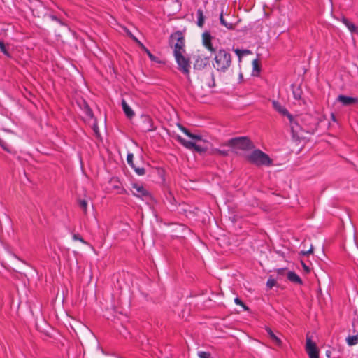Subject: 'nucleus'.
Listing matches in <instances>:
<instances>
[{
  "label": "nucleus",
  "instance_id": "obj_33",
  "mask_svg": "<svg viewBox=\"0 0 358 358\" xmlns=\"http://www.w3.org/2000/svg\"><path fill=\"white\" fill-rule=\"evenodd\" d=\"M92 129L94 132V134L96 137H100L101 136V134H100V131H99V127H98V124L96 122V120H95V122H94L93 124V126H92Z\"/></svg>",
  "mask_w": 358,
  "mask_h": 358
},
{
  "label": "nucleus",
  "instance_id": "obj_5",
  "mask_svg": "<svg viewBox=\"0 0 358 358\" xmlns=\"http://www.w3.org/2000/svg\"><path fill=\"white\" fill-rule=\"evenodd\" d=\"M225 145L234 149L241 150H250L255 148L252 141L247 136H238L232 138L227 141Z\"/></svg>",
  "mask_w": 358,
  "mask_h": 358
},
{
  "label": "nucleus",
  "instance_id": "obj_48",
  "mask_svg": "<svg viewBox=\"0 0 358 358\" xmlns=\"http://www.w3.org/2000/svg\"><path fill=\"white\" fill-rule=\"evenodd\" d=\"M331 354V351H329V350H327V351L326 352V355H327V356L328 357H330Z\"/></svg>",
  "mask_w": 358,
  "mask_h": 358
},
{
  "label": "nucleus",
  "instance_id": "obj_19",
  "mask_svg": "<svg viewBox=\"0 0 358 358\" xmlns=\"http://www.w3.org/2000/svg\"><path fill=\"white\" fill-rule=\"evenodd\" d=\"M122 107L124 114L129 119H131L134 116V112L127 103L124 99L122 100Z\"/></svg>",
  "mask_w": 358,
  "mask_h": 358
},
{
  "label": "nucleus",
  "instance_id": "obj_10",
  "mask_svg": "<svg viewBox=\"0 0 358 358\" xmlns=\"http://www.w3.org/2000/svg\"><path fill=\"white\" fill-rule=\"evenodd\" d=\"M132 194L134 196L140 198H149L150 194L149 192L144 188L143 186L139 185L136 183L132 184Z\"/></svg>",
  "mask_w": 358,
  "mask_h": 358
},
{
  "label": "nucleus",
  "instance_id": "obj_15",
  "mask_svg": "<svg viewBox=\"0 0 358 358\" xmlns=\"http://www.w3.org/2000/svg\"><path fill=\"white\" fill-rule=\"evenodd\" d=\"M337 100L338 101H340L341 103H342V104L343 106H346L358 103L357 98L347 96H345L343 94L339 95L337 98Z\"/></svg>",
  "mask_w": 358,
  "mask_h": 358
},
{
  "label": "nucleus",
  "instance_id": "obj_21",
  "mask_svg": "<svg viewBox=\"0 0 358 358\" xmlns=\"http://www.w3.org/2000/svg\"><path fill=\"white\" fill-rule=\"evenodd\" d=\"M343 22L348 28L351 33L358 34V27L355 26V24L345 17L343 19Z\"/></svg>",
  "mask_w": 358,
  "mask_h": 358
},
{
  "label": "nucleus",
  "instance_id": "obj_18",
  "mask_svg": "<svg viewBox=\"0 0 358 358\" xmlns=\"http://www.w3.org/2000/svg\"><path fill=\"white\" fill-rule=\"evenodd\" d=\"M265 330L267 332L269 338L275 343L276 345L280 346L282 345L281 340L273 333L269 327H266Z\"/></svg>",
  "mask_w": 358,
  "mask_h": 358
},
{
  "label": "nucleus",
  "instance_id": "obj_44",
  "mask_svg": "<svg viewBox=\"0 0 358 358\" xmlns=\"http://www.w3.org/2000/svg\"><path fill=\"white\" fill-rule=\"evenodd\" d=\"M128 36L134 41L136 38L129 31H127Z\"/></svg>",
  "mask_w": 358,
  "mask_h": 358
},
{
  "label": "nucleus",
  "instance_id": "obj_36",
  "mask_svg": "<svg viewBox=\"0 0 358 358\" xmlns=\"http://www.w3.org/2000/svg\"><path fill=\"white\" fill-rule=\"evenodd\" d=\"M275 272L277 273L278 276H284L285 274L287 275V268H282L276 269Z\"/></svg>",
  "mask_w": 358,
  "mask_h": 358
},
{
  "label": "nucleus",
  "instance_id": "obj_9",
  "mask_svg": "<svg viewBox=\"0 0 358 358\" xmlns=\"http://www.w3.org/2000/svg\"><path fill=\"white\" fill-rule=\"evenodd\" d=\"M141 127L143 132L153 131L156 129L153 126V120L149 115L141 116Z\"/></svg>",
  "mask_w": 358,
  "mask_h": 358
},
{
  "label": "nucleus",
  "instance_id": "obj_47",
  "mask_svg": "<svg viewBox=\"0 0 358 358\" xmlns=\"http://www.w3.org/2000/svg\"><path fill=\"white\" fill-rule=\"evenodd\" d=\"M244 310H249V308L243 303V306H241Z\"/></svg>",
  "mask_w": 358,
  "mask_h": 358
},
{
  "label": "nucleus",
  "instance_id": "obj_20",
  "mask_svg": "<svg viewBox=\"0 0 358 358\" xmlns=\"http://www.w3.org/2000/svg\"><path fill=\"white\" fill-rule=\"evenodd\" d=\"M292 90L294 98L296 100H301L303 94L301 87L299 85H292Z\"/></svg>",
  "mask_w": 358,
  "mask_h": 358
},
{
  "label": "nucleus",
  "instance_id": "obj_41",
  "mask_svg": "<svg viewBox=\"0 0 358 358\" xmlns=\"http://www.w3.org/2000/svg\"><path fill=\"white\" fill-rule=\"evenodd\" d=\"M301 265H302V267L304 269V271L306 272V273H310V268L307 266L303 261H301Z\"/></svg>",
  "mask_w": 358,
  "mask_h": 358
},
{
  "label": "nucleus",
  "instance_id": "obj_7",
  "mask_svg": "<svg viewBox=\"0 0 358 358\" xmlns=\"http://www.w3.org/2000/svg\"><path fill=\"white\" fill-rule=\"evenodd\" d=\"M183 53L184 52H178V51H176V54H173V55L178 65V70L182 71L184 74L188 75L189 73L191 62L189 58L185 57Z\"/></svg>",
  "mask_w": 358,
  "mask_h": 358
},
{
  "label": "nucleus",
  "instance_id": "obj_26",
  "mask_svg": "<svg viewBox=\"0 0 358 358\" xmlns=\"http://www.w3.org/2000/svg\"><path fill=\"white\" fill-rule=\"evenodd\" d=\"M141 49L147 54V55L148 56V57L152 60V61H156L157 60V57L152 55L151 53V52L143 45V44H141Z\"/></svg>",
  "mask_w": 358,
  "mask_h": 358
},
{
  "label": "nucleus",
  "instance_id": "obj_43",
  "mask_svg": "<svg viewBox=\"0 0 358 358\" xmlns=\"http://www.w3.org/2000/svg\"><path fill=\"white\" fill-rule=\"evenodd\" d=\"M234 302L237 305L243 306V302L238 297L234 299Z\"/></svg>",
  "mask_w": 358,
  "mask_h": 358
},
{
  "label": "nucleus",
  "instance_id": "obj_30",
  "mask_svg": "<svg viewBox=\"0 0 358 358\" xmlns=\"http://www.w3.org/2000/svg\"><path fill=\"white\" fill-rule=\"evenodd\" d=\"M197 355L199 358H213L211 353L207 351H199Z\"/></svg>",
  "mask_w": 358,
  "mask_h": 358
},
{
  "label": "nucleus",
  "instance_id": "obj_2",
  "mask_svg": "<svg viewBox=\"0 0 358 358\" xmlns=\"http://www.w3.org/2000/svg\"><path fill=\"white\" fill-rule=\"evenodd\" d=\"M213 52L215 53L213 67L219 72H226L231 65V54L223 48Z\"/></svg>",
  "mask_w": 358,
  "mask_h": 358
},
{
  "label": "nucleus",
  "instance_id": "obj_32",
  "mask_svg": "<svg viewBox=\"0 0 358 358\" xmlns=\"http://www.w3.org/2000/svg\"><path fill=\"white\" fill-rule=\"evenodd\" d=\"M271 277L272 276H271L268 278V280H267V282H266V286L268 287V289H271L273 287L276 285V280L272 278Z\"/></svg>",
  "mask_w": 358,
  "mask_h": 358
},
{
  "label": "nucleus",
  "instance_id": "obj_17",
  "mask_svg": "<svg viewBox=\"0 0 358 358\" xmlns=\"http://www.w3.org/2000/svg\"><path fill=\"white\" fill-rule=\"evenodd\" d=\"M176 139L184 147H185L186 148L189 149V150H193L194 149V147H195V143L194 142H192V141H187L185 140V138H183L182 137H181L180 136H177L176 137Z\"/></svg>",
  "mask_w": 358,
  "mask_h": 358
},
{
  "label": "nucleus",
  "instance_id": "obj_40",
  "mask_svg": "<svg viewBox=\"0 0 358 358\" xmlns=\"http://www.w3.org/2000/svg\"><path fill=\"white\" fill-rule=\"evenodd\" d=\"M188 137L197 141L202 140V136L201 135L194 134L192 132L190 133V136H189Z\"/></svg>",
  "mask_w": 358,
  "mask_h": 358
},
{
  "label": "nucleus",
  "instance_id": "obj_28",
  "mask_svg": "<svg viewBox=\"0 0 358 358\" xmlns=\"http://www.w3.org/2000/svg\"><path fill=\"white\" fill-rule=\"evenodd\" d=\"M212 154L218 155H220L222 157H227L229 155V151L228 150H222L215 148L212 151Z\"/></svg>",
  "mask_w": 358,
  "mask_h": 358
},
{
  "label": "nucleus",
  "instance_id": "obj_4",
  "mask_svg": "<svg viewBox=\"0 0 358 358\" xmlns=\"http://www.w3.org/2000/svg\"><path fill=\"white\" fill-rule=\"evenodd\" d=\"M246 159L250 164H255L257 166H270L273 165V159L267 155L259 149L254 150L250 154L246 156Z\"/></svg>",
  "mask_w": 358,
  "mask_h": 358
},
{
  "label": "nucleus",
  "instance_id": "obj_46",
  "mask_svg": "<svg viewBox=\"0 0 358 358\" xmlns=\"http://www.w3.org/2000/svg\"><path fill=\"white\" fill-rule=\"evenodd\" d=\"M134 41L138 45V46L141 48V44H143L140 41H138L137 38H134Z\"/></svg>",
  "mask_w": 358,
  "mask_h": 358
},
{
  "label": "nucleus",
  "instance_id": "obj_1",
  "mask_svg": "<svg viewBox=\"0 0 358 358\" xmlns=\"http://www.w3.org/2000/svg\"><path fill=\"white\" fill-rule=\"evenodd\" d=\"M289 121L293 137H299L300 131H306V133H313L314 131L316 129L317 124V120L313 116L309 114H306L301 118V122L308 123V124L306 125V127L301 126L299 124V119H296L293 115L292 121Z\"/></svg>",
  "mask_w": 358,
  "mask_h": 358
},
{
  "label": "nucleus",
  "instance_id": "obj_34",
  "mask_svg": "<svg viewBox=\"0 0 358 358\" xmlns=\"http://www.w3.org/2000/svg\"><path fill=\"white\" fill-rule=\"evenodd\" d=\"M253 70L259 72L261 70L260 64L257 59L252 62Z\"/></svg>",
  "mask_w": 358,
  "mask_h": 358
},
{
  "label": "nucleus",
  "instance_id": "obj_3",
  "mask_svg": "<svg viewBox=\"0 0 358 358\" xmlns=\"http://www.w3.org/2000/svg\"><path fill=\"white\" fill-rule=\"evenodd\" d=\"M29 8L34 17L38 18L48 17L61 25H64V23L59 18L48 12L47 7L40 0L30 1Z\"/></svg>",
  "mask_w": 358,
  "mask_h": 358
},
{
  "label": "nucleus",
  "instance_id": "obj_42",
  "mask_svg": "<svg viewBox=\"0 0 358 358\" xmlns=\"http://www.w3.org/2000/svg\"><path fill=\"white\" fill-rule=\"evenodd\" d=\"M0 146L5 150H8L6 142L0 138Z\"/></svg>",
  "mask_w": 358,
  "mask_h": 358
},
{
  "label": "nucleus",
  "instance_id": "obj_6",
  "mask_svg": "<svg viewBox=\"0 0 358 358\" xmlns=\"http://www.w3.org/2000/svg\"><path fill=\"white\" fill-rule=\"evenodd\" d=\"M169 44L171 47H173V54L176 52H185V37L180 31H177L171 34L169 39Z\"/></svg>",
  "mask_w": 358,
  "mask_h": 358
},
{
  "label": "nucleus",
  "instance_id": "obj_24",
  "mask_svg": "<svg viewBox=\"0 0 358 358\" xmlns=\"http://www.w3.org/2000/svg\"><path fill=\"white\" fill-rule=\"evenodd\" d=\"M346 342L350 346L357 345L358 343V335L349 336L346 338Z\"/></svg>",
  "mask_w": 358,
  "mask_h": 358
},
{
  "label": "nucleus",
  "instance_id": "obj_29",
  "mask_svg": "<svg viewBox=\"0 0 358 358\" xmlns=\"http://www.w3.org/2000/svg\"><path fill=\"white\" fill-rule=\"evenodd\" d=\"M0 50L8 57H11V55L9 53L8 50H7L5 43H3V41H2L1 40H0Z\"/></svg>",
  "mask_w": 358,
  "mask_h": 358
},
{
  "label": "nucleus",
  "instance_id": "obj_25",
  "mask_svg": "<svg viewBox=\"0 0 358 358\" xmlns=\"http://www.w3.org/2000/svg\"><path fill=\"white\" fill-rule=\"evenodd\" d=\"M234 52L238 57L239 62L241 61V58L244 55H248L250 53L249 50H240V49H234Z\"/></svg>",
  "mask_w": 358,
  "mask_h": 358
},
{
  "label": "nucleus",
  "instance_id": "obj_49",
  "mask_svg": "<svg viewBox=\"0 0 358 358\" xmlns=\"http://www.w3.org/2000/svg\"><path fill=\"white\" fill-rule=\"evenodd\" d=\"M159 358H173L172 357V355H170V356H164V357H159Z\"/></svg>",
  "mask_w": 358,
  "mask_h": 358
},
{
  "label": "nucleus",
  "instance_id": "obj_38",
  "mask_svg": "<svg viewBox=\"0 0 358 358\" xmlns=\"http://www.w3.org/2000/svg\"><path fill=\"white\" fill-rule=\"evenodd\" d=\"M73 239L74 241H79L83 243H86V242L84 241V239L80 236V234H73Z\"/></svg>",
  "mask_w": 358,
  "mask_h": 358
},
{
  "label": "nucleus",
  "instance_id": "obj_37",
  "mask_svg": "<svg viewBox=\"0 0 358 358\" xmlns=\"http://www.w3.org/2000/svg\"><path fill=\"white\" fill-rule=\"evenodd\" d=\"M180 129L187 136H190V131L181 124H178Z\"/></svg>",
  "mask_w": 358,
  "mask_h": 358
},
{
  "label": "nucleus",
  "instance_id": "obj_27",
  "mask_svg": "<svg viewBox=\"0 0 358 358\" xmlns=\"http://www.w3.org/2000/svg\"><path fill=\"white\" fill-rule=\"evenodd\" d=\"M193 150L199 154L202 155L208 150V148L195 143V147H194Z\"/></svg>",
  "mask_w": 358,
  "mask_h": 358
},
{
  "label": "nucleus",
  "instance_id": "obj_14",
  "mask_svg": "<svg viewBox=\"0 0 358 358\" xmlns=\"http://www.w3.org/2000/svg\"><path fill=\"white\" fill-rule=\"evenodd\" d=\"M209 64V57L198 56L194 63V69L196 70L203 69Z\"/></svg>",
  "mask_w": 358,
  "mask_h": 358
},
{
  "label": "nucleus",
  "instance_id": "obj_16",
  "mask_svg": "<svg viewBox=\"0 0 358 358\" xmlns=\"http://www.w3.org/2000/svg\"><path fill=\"white\" fill-rule=\"evenodd\" d=\"M287 279L295 284L302 285L303 281L301 278L294 271H288L287 273Z\"/></svg>",
  "mask_w": 358,
  "mask_h": 358
},
{
  "label": "nucleus",
  "instance_id": "obj_39",
  "mask_svg": "<svg viewBox=\"0 0 358 358\" xmlns=\"http://www.w3.org/2000/svg\"><path fill=\"white\" fill-rule=\"evenodd\" d=\"M312 253H313V246H311L310 248L307 251H301L300 252V255H301L303 256H307Z\"/></svg>",
  "mask_w": 358,
  "mask_h": 358
},
{
  "label": "nucleus",
  "instance_id": "obj_45",
  "mask_svg": "<svg viewBox=\"0 0 358 358\" xmlns=\"http://www.w3.org/2000/svg\"><path fill=\"white\" fill-rule=\"evenodd\" d=\"M331 120H332L334 122H336V121H337L336 117V116H335L334 113H333L331 114Z\"/></svg>",
  "mask_w": 358,
  "mask_h": 358
},
{
  "label": "nucleus",
  "instance_id": "obj_22",
  "mask_svg": "<svg viewBox=\"0 0 358 358\" xmlns=\"http://www.w3.org/2000/svg\"><path fill=\"white\" fill-rule=\"evenodd\" d=\"M220 24L223 26H224L226 28H227L229 30H233L236 27V24L233 23H228L226 22V20L224 19L223 17V11L221 12L220 15Z\"/></svg>",
  "mask_w": 358,
  "mask_h": 358
},
{
  "label": "nucleus",
  "instance_id": "obj_35",
  "mask_svg": "<svg viewBox=\"0 0 358 358\" xmlns=\"http://www.w3.org/2000/svg\"><path fill=\"white\" fill-rule=\"evenodd\" d=\"M79 206L85 213L87 211V202L85 200H79Z\"/></svg>",
  "mask_w": 358,
  "mask_h": 358
},
{
  "label": "nucleus",
  "instance_id": "obj_23",
  "mask_svg": "<svg viewBox=\"0 0 358 358\" xmlns=\"http://www.w3.org/2000/svg\"><path fill=\"white\" fill-rule=\"evenodd\" d=\"M197 14V25L200 27H202L204 24L205 17L203 15V12L201 8H199L196 12Z\"/></svg>",
  "mask_w": 358,
  "mask_h": 358
},
{
  "label": "nucleus",
  "instance_id": "obj_11",
  "mask_svg": "<svg viewBox=\"0 0 358 358\" xmlns=\"http://www.w3.org/2000/svg\"><path fill=\"white\" fill-rule=\"evenodd\" d=\"M272 105L273 108L279 113L280 115L287 117L289 120L292 121V115L289 113L287 108L283 106L279 101L273 100L272 101Z\"/></svg>",
  "mask_w": 358,
  "mask_h": 358
},
{
  "label": "nucleus",
  "instance_id": "obj_12",
  "mask_svg": "<svg viewBox=\"0 0 358 358\" xmlns=\"http://www.w3.org/2000/svg\"><path fill=\"white\" fill-rule=\"evenodd\" d=\"M213 37L209 31H204L202 34V41L204 47L211 52H215L212 44Z\"/></svg>",
  "mask_w": 358,
  "mask_h": 358
},
{
  "label": "nucleus",
  "instance_id": "obj_13",
  "mask_svg": "<svg viewBox=\"0 0 358 358\" xmlns=\"http://www.w3.org/2000/svg\"><path fill=\"white\" fill-rule=\"evenodd\" d=\"M134 155L132 153H128L127 156V161L128 164L134 170L138 176H143L145 174V169L144 167L136 166L133 161Z\"/></svg>",
  "mask_w": 358,
  "mask_h": 358
},
{
  "label": "nucleus",
  "instance_id": "obj_8",
  "mask_svg": "<svg viewBox=\"0 0 358 358\" xmlns=\"http://www.w3.org/2000/svg\"><path fill=\"white\" fill-rule=\"evenodd\" d=\"M306 351L309 358H319V349L308 335L306 336Z\"/></svg>",
  "mask_w": 358,
  "mask_h": 358
},
{
  "label": "nucleus",
  "instance_id": "obj_31",
  "mask_svg": "<svg viewBox=\"0 0 358 358\" xmlns=\"http://www.w3.org/2000/svg\"><path fill=\"white\" fill-rule=\"evenodd\" d=\"M84 112L88 117L93 118L94 114H93L92 110L90 108V106L88 105L85 106V107L84 108Z\"/></svg>",
  "mask_w": 358,
  "mask_h": 358
}]
</instances>
